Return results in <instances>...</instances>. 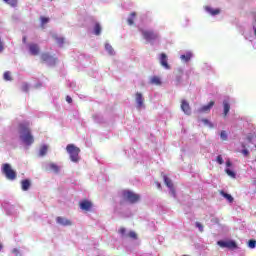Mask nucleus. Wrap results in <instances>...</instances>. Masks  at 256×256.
Returning <instances> with one entry per match:
<instances>
[{
  "label": "nucleus",
  "mask_w": 256,
  "mask_h": 256,
  "mask_svg": "<svg viewBox=\"0 0 256 256\" xmlns=\"http://www.w3.org/2000/svg\"><path fill=\"white\" fill-rule=\"evenodd\" d=\"M20 139L25 143V145H33L35 139L31 134V129H29V124H20Z\"/></svg>",
  "instance_id": "f257e3e1"
},
{
  "label": "nucleus",
  "mask_w": 256,
  "mask_h": 256,
  "mask_svg": "<svg viewBox=\"0 0 256 256\" xmlns=\"http://www.w3.org/2000/svg\"><path fill=\"white\" fill-rule=\"evenodd\" d=\"M66 151L70 155V159L73 163H77L79 161V153H81V149L79 147L74 144H68Z\"/></svg>",
  "instance_id": "f03ea898"
},
{
  "label": "nucleus",
  "mask_w": 256,
  "mask_h": 256,
  "mask_svg": "<svg viewBox=\"0 0 256 256\" xmlns=\"http://www.w3.org/2000/svg\"><path fill=\"white\" fill-rule=\"evenodd\" d=\"M2 173L9 181H15L17 179V172L11 168V164L5 163L2 165Z\"/></svg>",
  "instance_id": "7ed1b4c3"
},
{
  "label": "nucleus",
  "mask_w": 256,
  "mask_h": 256,
  "mask_svg": "<svg viewBox=\"0 0 256 256\" xmlns=\"http://www.w3.org/2000/svg\"><path fill=\"white\" fill-rule=\"evenodd\" d=\"M140 33H142V36L145 39V41H148L149 43H151V41H157V39H159V34L153 30L140 29Z\"/></svg>",
  "instance_id": "20e7f679"
},
{
  "label": "nucleus",
  "mask_w": 256,
  "mask_h": 256,
  "mask_svg": "<svg viewBox=\"0 0 256 256\" xmlns=\"http://www.w3.org/2000/svg\"><path fill=\"white\" fill-rule=\"evenodd\" d=\"M123 197L126 199V201H129V203H137L140 199L141 196L139 194H135V192L126 190L123 192Z\"/></svg>",
  "instance_id": "39448f33"
},
{
  "label": "nucleus",
  "mask_w": 256,
  "mask_h": 256,
  "mask_svg": "<svg viewBox=\"0 0 256 256\" xmlns=\"http://www.w3.org/2000/svg\"><path fill=\"white\" fill-rule=\"evenodd\" d=\"M217 245H219V247L226 248V249H237V243L233 240H229V241L220 240L217 242Z\"/></svg>",
  "instance_id": "423d86ee"
},
{
  "label": "nucleus",
  "mask_w": 256,
  "mask_h": 256,
  "mask_svg": "<svg viewBox=\"0 0 256 256\" xmlns=\"http://www.w3.org/2000/svg\"><path fill=\"white\" fill-rule=\"evenodd\" d=\"M79 207L82 211H91L93 209V202L85 199L79 202Z\"/></svg>",
  "instance_id": "0eeeda50"
},
{
  "label": "nucleus",
  "mask_w": 256,
  "mask_h": 256,
  "mask_svg": "<svg viewBox=\"0 0 256 256\" xmlns=\"http://www.w3.org/2000/svg\"><path fill=\"white\" fill-rule=\"evenodd\" d=\"M181 110L185 115H191V106L189 105V102L187 100L181 101Z\"/></svg>",
  "instance_id": "6e6552de"
},
{
  "label": "nucleus",
  "mask_w": 256,
  "mask_h": 256,
  "mask_svg": "<svg viewBox=\"0 0 256 256\" xmlns=\"http://www.w3.org/2000/svg\"><path fill=\"white\" fill-rule=\"evenodd\" d=\"M56 221H57V223H58L59 225H63L64 227H69V226L73 225V223L71 222V220L66 219V218H64V217H61V216L57 217V218H56Z\"/></svg>",
  "instance_id": "1a4fd4ad"
},
{
  "label": "nucleus",
  "mask_w": 256,
  "mask_h": 256,
  "mask_svg": "<svg viewBox=\"0 0 256 256\" xmlns=\"http://www.w3.org/2000/svg\"><path fill=\"white\" fill-rule=\"evenodd\" d=\"M160 65H162L164 69H171V66H169V63L167 62V54L165 53L160 54Z\"/></svg>",
  "instance_id": "9d476101"
},
{
  "label": "nucleus",
  "mask_w": 256,
  "mask_h": 256,
  "mask_svg": "<svg viewBox=\"0 0 256 256\" xmlns=\"http://www.w3.org/2000/svg\"><path fill=\"white\" fill-rule=\"evenodd\" d=\"M215 105V101H210L207 105L202 106L198 112L199 113H209L211 108Z\"/></svg>",
  "instance_id": "9b49d317"
},
{
  "label": "nucleus",
  "mask_w": 256,
  "mask_h": 256,
  "mask_svg": "<svg viewBox=\"0 0 256 256\" xmlns=\"http://www.w3.org/2000/svg\"><path fill=\"white\" fill-rule=\"evenodd\" d=\"M29 51L31 55L37 56L40 53L39 45L37 44H30L29 45Z\"/></svg>",
  "instance_id": "f8f14e48"
},
{
  "label": "nucleus",
  "mask_w": 256,
  "mask_h": 256,
  "mask_svg": "<svg viewBox=\"0 0 256 256\" xmlns=\"http://www.w3.org/2000/svg\"><path fill=\"white\" fill-rule=\"evenodd\" d=\"M205 11H207V13H210V15L212 16L219 15V13H221V9L219 8L213 9L210 6H205Z\"/></svg>",
  "instance_id": "ddd939ff"
},
{
  "label": "nucleus",
  "mask_w": 256,
  "mask_h": 256,
  "mask_svg": "<svg viewBox=\"0 0 256 256\" xmlns=\"http://www.w3.org/2000/svg\"><path fill=\"white\" fill-rule=\"evenodd\" d=\"M143 94H141L140 92L136 93V103H137V107L138 109H141V107H143Z\"/></svg>",
  "instance_id": "4468645a"
},
{
  "label": "nucleus",
  "mask_w": 256,
  "mask_h": 256,
  "mask_svg": "<svg viewBox=\"0 0 256 256\" xmlns=\"http://www.w3.org/2000/svg\"><path fill=\"white\" fill-rule=\"evenodd\" d=\"M22 191H29L31 187V181L29 179H25L21 181Z\"/></svg>",
  "instance_id": "2eb2a0df"
},
{
  "label": "nucleus",
  "mask_w": 256,
  "mask_h": 256,
  "mask_svg": "<svg viewBox=\"0 0 256 256\" xmlns=\"http://www.w3.org/2000/svg\"><path fill=\"white\" fill-rule=\"evenodd\" d=\"M223 107H224V117H227V115H229V111H231V105L229 104V102L227 100L223 101Z\"/></svg>",
  "instance_id": "dca6fc26"
},
{
  "label": "nucleus",
  "mask_w": 256,
  "mask_h": 256,
  "mask_svg": "<svg viewBox=\"0 0 256 256\" xmlns=\"http://www.w3.org/2000/svg\"><path fill=\"white\" fill-rule=\"evenodd\" d=\"M220 195L224 197V199H227L228 203H233V201H235V199L233 198V196H231V194H227L223 190H220Z\"/></svg>",
  "instance_id": "f3484780"
},
{
  "label": "nucleus",
  "mask_w": 256,
  "mask_h": 256,
  "mask_svg": "<svg viewBox=\"0 0 256 256\" xmlns=\"http://www.w3.org/2000/svg\"><path fill=\"white\" fill-rule=\"evenodd\" d=\"M137 17L136 12H131L130 17L127 19L128 25H135V18Z\"/></svg>",
  "instance_id": "a211bd4d"
},
{
  "label": "nucleus",
  "mask_w": 256,
  "mask_h": 256,
  "mask_svg": "<svg viewBox=\"0 0 256 256\" xmlns=\"http://www.w3.org/2000/svg\"><path fill=\"white\" fill-rule=\"evenodd\" d=\"M150 83L152 85H162V82H161V78H159V76H153L151 79H150Z\"/></svg>",
  "instance_id": "6ab92c4d"
},
{
  "label": "nucleus",
  "mask_w": 256,
  "mask_h": 256,
  "mask_svg": "<svg viewBox=\"0 0 256 256\" xmlns=\"http://www.w3.org/2000/svg\"><path fill=\"white\" fill-rule=\"evenodd\" d=\"M54 39H55L57 45H59L60 47H63V45L65 43V38L54 36Z\"/></svg>",
  "instance_id": "aec40b11"
},
{
  "label": "nucleus",
  "mask_w": 256,
  "mask_h": 256,
  "mask_svg": "<svg viewBox=\"0 0 256 256\" xmlns=\"http://www.w3.org/2000/svg\"><path fill=\"white\" fill-rule=\"evenodd\" d=\"M105 49L109 53V55H115V50L113 49V46H111V44L106 43Z\"/></svg>",
  "instance_id": "412c9836"
},
{
  "label": "nucleus",
  "mask_w": 256,
  "mask_h": 256,
  "mask_svg": "<svg viewBox=\"0 0 256 256\" xmlns=\"http://www.w3.org/2000/svg\"><path fill=\"white\" fill-rule=\"evenodd\" d=\"M164 183L168 187V189H171L173 187V181L170 180L169 177L164 175Z\"/></svg>",
  "instance_id": "4be33fe9"
},
{
  "label": "nucleus",
  "mask_w": 256,
  "mask_h": 256,
  "mask_svg": "<svg viewBox=\"0 0 256 256\" xmlns=\"http://www.w3.org/2000/svg\"><path fill=\"white\" fill-rule=\"evenodd\" d=\"M94 35H97V36L101 35V24L96 23L94 25Z\"/></svg>",
  "instance_id": "5701e85b"
},
{
  "label": "nucleus",
  "mask_w": 256,
  "mask_h": 256,
  "mask_svg": "<svg viewBox=\"0 0 256 256\" xmlns=\"http://www.w3.org/2000/svg\"><path fill=\"white\" fill-rule=\"evenodd\" d=\"M191 57H193V55L191 53H187L184 55H181L180 58L182 59V61H185L186 63L188 61H191Z\"/></svg>",
  "instance_id": "b1692460"
},
{
  "label": "nucleus",
  "mask_w": 256,
  "mask_h": 256,
  "mask_svg": "<svg viewBox=\"0 0 256 256\" xmlns=\"http://www.w3.org/2000/svg\"><path fill=\"white\" fill-rule=\"evenodd\" d=\"M47 151H48V147L45 145L42 146L39 152L40 157H45V155H47Z\"/></svg>",
  "instance_id": "393cba45"
},
{
  "label": "nucleus",
  "mask_w": 256,
  "mask_h": 256,
  "mask_svg": "<svg viewBox=\"0 0 256 256\" xmlns=\"http://www.w3.org/2000/svg\"><path fill=\"white\" fill-rule=\"evenodd\" d=\"M225 173L229 176V177H231L232 179H235L236 177H237V174L235 173V172H233L231 169H229V168H227L226 170H225Z\"/></svg>",
  "instance_id": "a878e982"
},
{
  "label": "nucleus",
  "mask_w": 256,
  "mask_h": 256,
  "mask_svg": "<svg viewBox=\"0 0 256 256\" xmlns=\"http://www.w3.org/2000/svg\"><path fill=\"white\" fill-rule=\"evenodd\" d=\"M3 77H4V81H13V78L11 77V72L9 71L4 72Z\"/></svg>",
  "instance_id": "bb28decb"
},
{
  "label": "nucleus",
  "mask_w": 256,
  "mask_h": 256,
  "mask_svg": "<svg viewBox=\"0 0 256 256\" xmlns=\"http://www.w3.org/2000/svg\"><path fill=\"white\" fill-rule=\"evenodd\" d=\"M183 79V72L180 71L177 73L176 75V85H179V83H181V80Z\"/></svg>",
  "instance_id": "cd10ccee"
},
{
  "label": "nucleus",
  "mask_w": 256,
  "mask_h": 256,
  "mask_svg": "<svg viewBox=\"0 0 256 256\" xmlns=\"http://www.w3.org/2000/svg\"><path fill=\"white\" fill-rule=\"evenodd\" d=\"M40 20H41V27H45V25H47V23H49V18H47L45 16H41Z\"/></svg>",
  "instance_id": "c85d7f7f"
},
{
  "label": "nucleus",
  "mask_w": 256,
  "mask_h": 256,
  "mask_svg": "<svg viewBox=\"0 0 256 256\" xmlns=\"http://www.w3.org/2000/svg\"><path fill=\"white\" fill-rule=\"evenodd\" d=\"M51 171H54V173H59V167L55 163H50L49 165Z\"/></svg>",
  "instance_id": "c756f323"
},
{
  "label": "nucleus",
  "mask_w": 256,
  "mask_h": 256,
  "mask_svg": "<svg viewBox=\"0 0 256 256\" xmlns=\"http://www.w3.org/2000/svg\"><path fill=\"white\" fill-rule=\"evenodd\" d=\"M41 59H42L43 62L49 61V59H51V55H49V53H43L41 55Z\"/></svg>",
  "instance_id": "7c9ffc66"
},
{
  "label": "nucleus",
  "mask_w": 256,
  "mask_h": 256,
  "mask_svg": "<svg viewBox=\"0 0 256 256\" xmlns=\"http://www.w3.org/2000/svg\"><path fill=\"white\" fill-rule=\"evenodd\" d=\"M5 3L10 5L11 7H16L17 6V0H4Z\"/></svg>",
  "instance_id": "2f4dec72"
},
{
  "label": "nucleus",
  "mask_w": 256,
  "mask_h": 256,
  "mask_svg": "<svg viewBox=\"0 0 256 256\" xmlns=\"http://www.w3.org/2000/svg\"><path fill=\"white\" fill-rule=\"evenodd\" d=\"M248 247L250 249H255V247H256V240H253V239L249 240L248 241Z\"/></svg>",
  "instance_id": "473e14b6"
},
{
  "label": "nucleus",
  "mask_w": 256,
  "mask_h": 256,
  "mask_svg": "<svg viewBox=\"0 0 256 256\" xmlns=\"http://www.w3.org/2000/svg\"><path fill=\"white\" fill-rule=\"evenodd\" d=\"M126 237H129L130 239H137V233L135 231H130Z\"/></svg>",
  "instance_id": "72a5a7b5"
},
{
  "label": "nucleus",
  "mask_w": 256,
  "mask_h": 256,
  "mask_svg": "<svg viewBox=\"0 0 256 256\" xmlns=\"http://www.w3.org/2000/svg\"><path fill=\"white\" fill-rule=\"evenodd\" d=\"M202 123H204V125H207L208 127H210V129H213V123H211L209 120L207 119H202Z\"/></svg>",
  "instance_id": "f704fd0d"
},
{
  "label": "nucleus",
  "mask_w": 256,
  "mask_h": 256,
  "mask_svg": "<svg viewBox=\"0 0 256 256\" xmlns=\"http://www.w3.org/2000/svg\"><path fill=\"white\" fill-rule=\"evenodd\" d=\"M220 137H221L222 141H227V132H225L224 130L221 131Z\"/></svg>",
  "instance_id": "c9c22d12"
},
{
  "label": "nucleus",
  "mask_w": 256,
  "mask_h": 256,
  "mask_svg": "<svg viewBox=\"0 0 256 256\" xmlns=\"http://www.w3.org/2000/svg\"><path fill=\"white\" fill-rule=\"evenodd\" d=\"M216 161L219 165H223L224 161H223V157L221 155H218L216 158Z\"/></svg>",
  "instance_id": "e433bc0d"
},
{
  "label": "nucleus",
  "mask_w": 256,
  "mask_h": 256,
  "mask_svg": "<svg viewBox=\"0 0 256 256\" xmlns=\"http://www.w3.org/2000/svg\"><path fill=\"white\" fill-rule=\"evenodd\" d=\"M22 91L27 93V91H29V84H27V83L22 84Z\"/></svg>",
  "instance_id": "4c0bfd02"
},
{
  "label": "nucleus",
  "mask_w": 256,
  "mask_h": 256,
  "mask_svg": "<svg viewBox=\"0 0 256 256\" xmlns=\"http://www.w3.org/2000/svg\"><path fill=\"white\" fill-rule=\"evenodd\" d=\"M196 227L199 228L200 233H203V224L196 222Z\"/></svg>",
  "instance_id": "58836bf2"
},
{
  "label": "nucleus",
  "mask_w": 256,
  "mask_h": 256,
  "mask_svg": "<svg viewBox=\"0 0 256 256\" xmlns=\"http://www.w3.org/2000/svg\"><path fill=\"white\" fill-rule=\"evenodd\" d=\"M119 233H120V235L125 236V233H127V230H126L124 227H121V228L119 229Z\"/></svg>",
  "instance_id": "ea45409f"
},
{
  "label": "nucleus",
  "mask_w": 256,
  "mask_h": 256,
  "mask_svg": "<svg viewBox=\"0 0 256 256\" xmlns=\"http://www.w3.org/2000/svg\"><path fill=\"white\" fill-rule=\"evenodd\" d=\"M170 193H171V195H173V197H176V192H175V187L174 186H172V188H170Z\"/></svg>",
  "instance_id": "a19ab883"
},
{
  "label": "nucleus",
  "mask_w": 256,
  "mask_h": 256,
  "mask_svg": "<svg viewBox=\"0 0 256 256\" xmlns=\"http://www.w3.org/2000/svg\"><path fill=\"white\" fill-rule=\"evenodd\" d=\"M242 153L245 155V157H249V150L243 149Z\"/></svg>",
  "instance_id": "79ce46f5"
},
{
  "label": "nucleus",
  "mask_w": 256,
  "mask_h": 256,
  "mask_svg": "<svg viewBox=\"0 0 256 256\" xmlns=\"http://www.w3.org/2000/svg\"><path fill=\"white\" fill-rule=\"evenodd\" d=\"M67 103H73V98L71 96H66Z\"/></svg>",
  "instance_id": "37998d69"
},
{
  "label": "nucleus",
  "mask_w": 256,
  "mask_h": 256,
  "mask_svg": "<svg viewBox=\"0 0 256 256\" xmlns=\"http://www.w3.org/2000/svg\"><path fill=\"white\" fill-rule=\"evenodd\" d=\"M12 253H14V255H19V249H17V248H14L13 250H12Z\"/></svg>",
  "instance_id": "c03bdc74"
},
{
  "label": "nucleus",
  "mask_w": 256,
  "mask_h": 256,
  "mask_svg": "<svg viewBox=\"0 0 256 256\" xmlns=\"http://www.w3.org/2000/svg\"><path fill=\"white\" fill-rule=\"evenodd\" d=\"M231 165H233V164L231 163V160L226 161V166H227V167H231Z\"/></svg>",
  "instance_id": "a18cd8bd"
},
{
  "label": "nucleus",
  "mask_w": 256,
  "mask_h": 256,
  "mask_svg": "<svg viewBox=\"0 0 256 256\" xmlns=\"http://www.w3.org/2000/svg\"><path fill=\"white\" fill-rule=\"evenodd\" d=\"M156 185H157L158 189H161V183L156 182Z\"/></svg>",
  "instance_id": "49530a36"
},
{
  "label": "nucleus",
  "mask_w": 256,
  "mask_h": 256,
  "mask_svg": "<svg viewBox=\"0 0 256 256\" xmlns=\"http://www.w3.org/2000/svg\"><path fill=\"white\" fill-rule=\"evenodd\" d=\"M23 43H27V37L26 36L23 37Z\"/></svg>",
  "instance_id": "de8ad7c7"
},
{
  "label": "nucleus",
  "mask_w": 256,
  "mask_h": 256,
  "mask_svg": "<svg viewBox=\"0 0 256 256\" xmlns=\"http://www.w3.org/2000/svg\"><path fill=\"white\" fill-rule=\"evenodd\" d=\"M3 249V244L0 243V251Z\"/></svg>",
  "instance_id": "09e8293b"
},
{
  "label": "nucleus",
  "mask_w": 256,
  "mask_h": 256,
  "mask_svg": "<svg viewBox=\"0 0 256 256\" xmlns=\"http://www.w3.org/2000/svg\"><path fill=\"white\" fill-rule=\"evenodd\" d=\"M247 139H248V141H250V142H251V136H248V137H247Z\"/></svg>",
  "instance_id": "8fccbe9b"
},
{
  "label": "nucleus",
  "mask_w": 256,
  "mask_h": 256,
  "mask_svg": "<svg viewBox=\"0 0 256 256\" xmlns=\"http://www.w3.org/2000/svg\"><path fill=\"white\" fill-rule=\"evenodd\" d=\"M255 147H256V144H255Z\"/></svg>",
  "instance_id": "3c124183"
}]
</instances>
